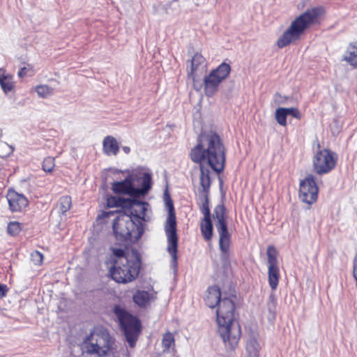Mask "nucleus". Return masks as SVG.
Returning a JSON list of instances; mask_svg holds the SVG:
<instances>
[{
	"instance_id": "1",
	"label": "nucleus",
	"mask_w": 357,
	"mask_h": 357,
	"mask_svg": "<svg viewBox=\"0 0 357 357\" xmlns=\"http://www.w3.org/2000/svg\"><path fill=\"white\" fill-rule=\"evenodd\" d=\"M192 161L199 164L200 169L199 199L202 202L199 210L204 215L202 220H211L209 206V192L211 185L209 167L219 174L224 171L226 150L220 137L213 131H202L197 144L190 150Z\"/></svg>"
},
{
	"instance_id": "2",
	"label": "nucleus",
	"mask_w": 357,
	"mask_h": 357,
	"mask_svg": "<svg viewBox=\"0 0 357 357\" xmlns=\"http://www.w3.org/2000/svg\"><path fill=\"white\" fill-rule=\"evenodd\" d=\"M236 299L234 295L223 297L216 310L218 333L225 347L231 350L237 347L241 336V326L234 317Z\"/></svg>"
},
{
	"instance_id": "3",
	"label": "nucleus",
	"mask_w": 357,
	"mask_h": 357,
	"mask_svg": "<svg viewBox=\"0 0 357 357\" xmlns=\"http://www.w3.org/2000/svg\"><path fill=\"white\" fill-rule=\"evenodd\" d=\"M152 188V177L149 172H132L124 180L115 181L112 189L115 194L144 197Z\"/></svg>"
},
{
	"instance_id": "4",
	"label": "nucleus",
	"mask_w": 357,
	"mask_h": 357,
	"mask_svg": "<svg viewBox=\"0 0 357 357\" xmlns=\"http://www.w3.org/2000/svg\"><path fill=\"white\" fill-rule=\"evenodd\" d=\"M321 7H314L307 9L292 21L290 26L282 33L277 41L279 48H283L291 43L297 40L310 25L316 23L322 14Z\"/></svg>"
},
{
	"instance_id": "5",
	"label": "nucleus",
	"mask_w": 357,
	"mask_h": 357,
	"mask_svg": "<svg viewBox=\"0 0 357 357\" xmlns=\"http://www.w3.org/2000/svg\"><path fill=\"white\" fill-rule=\"evenodd\" d=\"M139 217L131 218L128 215H118L113 222L112 229L116 241L124 243L128 241H137L144 234L142 220Z\"/></svg>"
},
{
	"instance_id": "6",
	"label": "nucleus",
	"mask_w": 357,
	"mask_h": 357,
	"mask_svg": "<svg viewBox=\"0 0 357 357\" xmlns=\"http://www.w3.org/2000/svg\"><path fill=\"white\" fill-rule=\"evenodd\" d=\"M164 201L168 209V215L167 218L165 231L167 239V252L172 257V264L174 268V272L177 271V252H178V235L176 229V220L174 212V206L171 199L168 189L164 192Z\"/></svg>"
},
{
	"instance_id": "7",
	"label": "nucleus",
	"mask_w": 357,
	"mask_h": 357,
	"mask_svg": "<svg viewBox=\"0 0 357 357\" xmlns=\"http://www.w3.org/2000/svg\"><path fill=\"white\" fill-rule=\"evenodd\" d=\"M215 225L219 234V248L221 252L220 261L222 266L230 264V245L231 234L229 233L227 222L226 208L223 204H218L213 211Z\"/></svg>"
},
{
	"instance_id": "8",
	"label": "nucleus",
	"mask_w": 357,
	"mask_h": 357,
	"mask_svg": "<svg viewBox=\"0 0 357 357\" xmlns=\"http://www.w3.org/2000/svg\"><path fill=\"white\" fill-rule=\"evenodd\" d=\"M127 263L113 264L109 273L114 280L119 283H128L135 280L141 268V256L136 250H131L128 254Z\"/></svg>"
},
{
	"instance_id": "9",
	"label": "nucleus",
	"mask_w": 357,
	"mask_h": 357,
	"mask_svg": "<svg viewBox=\"0 0 357 357\" xmlns=\"http://www.w3.org/2000/svg\"><path fill=\"white\" fill-rule=\"evenodd\" d=\"M114 312L116 315L120 327L123 332L129 346L133 348L141 333L142 324L140 320L130 314L119 305H115Z\"/></svg>"
},
{
	"instance_id": "10",
	"label": "nucleus",
	"mask_w": 357,
	"mask_h": 357,
	"mask_svg": "<svg viewBox=\"0 0 357 357\" xmlns=\"http://www.w3.org/2000/svg\"><path fill=\"white\" fill-rule=\"evenodd\" d=\"M230 72V65L222 62L206 75L203 82L205 95L209 98L213 96L218 91L221 82L228 77Z\"/></svg>"
},
{
	"instance_id": "11",
	"label": "nucleus",
	"mask_w": 357,
	"mask_h": 357,
	"mask_svg": "<svg viewBox=\"0 0 357 357\" xmlns=\"http://www.w3.org/2000/svg\"><path fill=\"white\" fill-rule=\"evenodd\" d=\"M86 340L91 341L86 346L87 353L97 354L100 357L107 356L114 344L113 339L106 330H101L95 334L91 333Z\"/></svg>"
},
{
	"instance_id": "12",
	"label": "nucleus",
	"mask_w": 357,
	"mask_h": 357,
	"mask_svg": "<svg viewBox=\"0 0 357 357\" xmlns=\"http://www.w3.org/2000/svg\"><path fill=\"white\" fill-rule=\"evenodd\" d=\"M130 197L120 198L119 207L122 208L123 212L120 213L119 215H128L131 218L139 217V219H144L149 204L139 200L141 197Z\"/></svg>"
},
{
	"instance_id": "13",
	"label": "nucleus",
	"mask_w": 357,
	"mask_h": 357,
	"mask_svg": "<svg viewBox=\"0 0 357 357\" xmlns=\"http://www.w3.org/2000/svg\"><path fill=\"white\" fill-rule=\"evenodd\" d=\"M335 153L328 149L318 151L313 158L314 170L319 175L329 173L335 168Z\"/></svg>"
},
{
	"instance_id": "14",
	"label": "nucleus",
	"mask_w": 357,
	"mask_h": 357,
	"mask_svg": "<svg viewBox=\"0 0 357 357\" xmlns=\"http://www.w3.org/2000/svg\"><path fill=\"white\" fill-rule=\"evenodd\" d=\"M318 187L313 176L309 175L300 183L299 198L309 205L314 203L317 199Z\"/></svg>"
},
{
	"instance_id": "15",
	"label": "nucleus",
	"mask_w": 357,
	"mask_h": 357,
	"mask_svg": "<svg viewBox=\"0 0 357 357\" xmlns=\"http://www.w3.org/2000/svg\"><path fill=\"white\" fill-rule=\"evenodd\" d=\"M190 63V67L188 73V78L192 80L195 89L199 91L202 85H199V86L197 85V73L204 70L206 59L200 53L197 52L194 54Z\"/></svg>"
},
{
	"instance_id": "16",
	"label": "nucleus",
	"mask_w": 357,
	"mask_h": 357,
	"mask_svg": "<svg viewBox=\"0 0 357 357\" xmlns=\"http://www.w3.org/2000/svg\"><path fill=\"white\" fill-rule=\"evenodd\" d=\"M6 199L9 209L13 213L22 211L29 204L26 197L22 194L17 192L13 189L8 190Z\"/></svg>"
},
{
	"instance_id": "17",
	"label": "nucleus",
	"mask_w": 357,
	"mask_h": 357,
	"mask_svg": "<svg viewBox=\"0 0 357 357\" xmlns=\"http://www.w3.org/2000/svg\"><path fill=\"white\" fill-rule=\"evenodd\" d=\"M222 298V294L219 287L214 285L208 288L204 298V301L208 307L213 308L218 305Z\"/></svg>"
},
{
	"instance_id": "18",
	"label": "nucleus",
	"mask_w": 357,
	"mask_h": 357,
	"mask_svg": "<svg viewBox=\"0 0 357 357\" xmlns=\"http://www.w3.org/2000/svg\"><path fill=\"white\" fill-rule=\"evenodd\" d=\"M103 153L109 155H116L119 151V146L116 139L111 135L105 137L102 142Z\"/></svg>"
},
{
	"instance_id": "19",
	"label": "nucleus",
	"mask_w": 357,
	"mask_h": 357,
	"mask_svg": "<svg viewBox=\"0 0 357 357\" xmlns=\"http://www.w3.org/2000/svg\"><path fill=\"white\" fill-rule=\"evenodd\" d=\"M133 301L140 307H145L153 298V294L144 290H138L133 295Z\"/></svg>"
},
{
	"instance_id": "20",
	"label": "nucleus",
	"mask_w": 357,
	"mask_h": 357,
	"mask_svg": "<svg viewBox=\"0 0 357 357\" xmlns=\"http://www.w3.org/2000/svg\"><path fill=\"white\" fill-rule=\"evenodd\" d=\"M344 59L351 66L357 68V42L349 44L344 56Z\"/></svg>"
},
{
	"instance_id": "21",
	"label": "nucleus",
	"mask_w": 357,
	"mask_h": 357,
	"mask_svg": "<svg viewBox=\"0 0 357 357\" xmlns=\"http://www.w3.org/2000/svg\"><path fill=\"white\" fill-rule=\"evenodd\" d=\"M260 346L255 335H250L246 344L248 357H259Z\"/></svg>"
},
{
	"instance_id": "22",
	"label": "nucleus",
	"mask_w": 357,
	"mask_h": 357,
	"mask_svg": "<svg viewBox=\"0 0 357 357\" xmlns=\"http://www.w3.org/2000/svg\"><path fill=\"white\" fill-rule=\"evenodd\" d=\"M280 280V269L278 266H268V284L273 291H275L278 285Z\"/></svg>"
},
{
	"instance_id": "23",
	"label": "nucleus",
	"mask_w": 357,
	"mask_h": 357,
	"mask_svg": "<svg viewBox=\"0 0 357 357\" xmlns=\"http://www.w3.org/2000/svg\"><path fill=\"white\" fill-rule=\"evenodd\" d=\"M0 85L3 91L8 94L13 90L15 86L13 77L10 74L6 73V71L3 72L0 75Z\"/></svg>"
},
{
	"instance_id": "24",
	"label": "nucleus",
	"mask_w": 357,
	"mask_h": 357,
	"mask_svg": "<svg viewBox=\"0 0 357 357\" xmlns=\"http://www.w3.org/2000/svg\"><path fill=\"white\" fill-rule=\"evenodd\" d=\"M200 230L205 241H210L213 234V227L211 220H201Z\"/></svg>"
},
{
	"instance_id": "25",
	"label": "nucleus",
	"mask_w": 357,
	"mask_h": 357,
	"mask_svg": "<svg viewBox=\"0 0 357 357\" xmlns=\"http://www.w3.org/2000/svg\"><path fill=\"white\" fill-rule=\"evenodd\" d=\"M112 253L114 255L112 259L113 264L119 263L123 264V263L128 261V254L130 253V252H126L122 248H112Z\"/></svg>"
},
{
	"instance_id": "26",
	"label": "nucleus",
	"mask_w": 357,
	"mask_h": 357,
	"mask_svg": "<svg viewBox=\"0 0 357 357\" xmlns=\"http://www.w3.org/2000/svg\"><path fill=\"white\" fill-rule=\"evenodd\" d=\"M72 202L69 196L61 197L58 203L59 213L64 215L71 207Z\"/></svg>"
},
{
	"instance_id": "27",
	"label": "nucleus",
	"mask_w": 357,
	"mask_h": 357,
	"mask_svg": "<svg viewBox=\"0 0 357 357\" xmlns=\"http://www.w3.org/2000/svg\"><path fill=\"white\" fill-rule=\"evenodd\" d=\"M36 92L39 97L46 98L54 93V89L48 85L42 84L36 87Z\"/></svg>"
},
{
	"instance_id": "28",
	"label": "nucleus",
	"mask_w": 357,
	"mask_h": 357,
	"mask_svg": "<svg viewBox=\"0 0 357 357\" xmlns=\"http://www.w3.org/2000/svg\"><path fill=\"white\" fill-rule=\"evenodd\" d=\"M278 252L276 249L273 246L270 245L267 249V257H268V266H278V259H277Z\"/></svg>"
},
{
	"instance_id": "29",
	"label": "nucleus",
	"mask_w": 357,
	"mask_h": 357,
	"mask_svg": "<svg viewBox=\"0 0 357 357\" xmlns=\"http://www.w3.org/2000/svg\"><path fill=\"white\" fill-rule=\"evenodd\" d=\"M277 298L274 293H271L267 302L268 311L273 319L275 318L276 314Z\"/></svg>"
},
{
	"instance_id": "30",
	"label": "nucleus",
	"mask_w": 357,
	"mask_h": 357,
	"mask_svg": "<svg viewBox=\"0 0 357 357\" xmlns=\"http://www.w3.org/2000/svg\"><path fill=\"white\" fill-rule=\"evenodd\" d=\"M275 117L278 123L282 126H287V113L284 111V107H279L275 110Z\"/></svg>"
},
{
	"instance_id": "31",
	"label": "nucleus",
	"mask_w": 357,
	"mask_h": 357,
	"mask_svg": "<svg viewBox=\"0 0 357 357\" xmlns=\"http://www.w3.org/2000/svg\"><path fill=\"white\" fill-rule=\"evenodd\" d=\"M22 229V225L16 221L10 222L7 227L8 233L13 236H15L20 234Z\"/></svg>"
},
{
	"instance_id": "32",
	"label": "nucleus",
	"mask_w": 357,
	"mask_h": 357,
	"mask_svg": "<svg viewBox=\"0 0 357 357\" xmlns=\"http://www.w3.org/2000/svg\"><path fill=\"white\" fill-rule=\"evenodd\" d=\"M162 344L165 350H168L174 344V337L170 332H167L163 335Z\"/></svg>"
},
{
	"instance_id": "33",
	"label": "nucleus",
	"mask_w": 357,
	"mask_h": 357,
	"mask_svg": "<svg viewBox=\"0 0 357 357\" xmlns=\"http://www.w3.org/2000/svg\"><path fill=\"white\" fill-rule=\"evenodd\" d=\"M55 166L54 158L53 157H47L43 162V169L46 172H51Z\"/></svg>"
},
{
	"instance_id": "34",
	"label": "nucleus",
	"mask_w": 357,
	"mask_h": 357,
	"mask_svg": "<svg viewBox=\"0 0 357 357\" xmlns=\"http://www.w3.org/2000/svg\"><path fill=\"white\" fill-rule=\"evenodd\" d=\"M31 260L35 265H40L43 260V254L37 250L33 251L31 255Z\"/></svg>"
},
{
	"instance_id": "35",
	"label": "nucleus",
	"mask_w": 357,
	"mask_h": 357,
	"mask_svg": "<svg viewBox=\"0 0 357 357\" xmlns=\"http://www.w3.org/2000/svg\"><path fill=\"white\" fill-rule=\"evenodd\" d=\"M284 111L287 113V116L290 115L296 119H301V114L297 108H295V107L286 108V107H284Z\"/></svg>"
},
{
	"instance_id": "36",
	"label": "nucleus",
	"mask_w": 357,
	"mask_h": 357,
	"mask_svg": "<svg viewBox=\"0 0 357 357\" xmlns=\"http://www.w3.org/2000/svg\"><path fill=\"white\" fill-rule=\"evenodd\" d=\"M120 198V197H116L114 196L108 197L107 199V206L108 208L119 207Z\"/></svg>"
},
{
	"instance_id": "37",
	"label": "nucleus",
	"mask_w": 357,
	"mask_h": 357,
	"mask_svg": "<svg viewBox=\"0 0 357 357\" xmlns=\"http://www.w3.org/2000/svg\"><path fill=\"white\" fill-rule=\"evenodd\" d=\"M8 289L6 284L0 283V298L6 296Z\"/></svg>"
},
{
	"instance_id": "38",
	"label": "nucleus",
	"mask_w": 357,
	"mask_h": 357,
	"mask_svg": "<svg viewBox=\"0 0 357 357\" xmlns=\"http://www.w3.org/2000/svg\"><path fill=\"white\" fill-rule=\"evenodd\" d=\"M117 211H103L102 213V215L101 216L99 215L100 218H107V217H109L111 215H114Z\"/></svg>"
},
{
	"instance_id": "39",
	"label": "nucleus",
	"mask_w": 357,
	"mask_h": 357,
	"mask_svg": "<svg viewBox=\"0 0 357 357\" xmlns=\"http://www.w3.org/2000/svg\"><path fill=\"white\" fill-rule=\"evenodd\" d=\"M26 73H27L26 68V67H23V68H20V70H19V72L17 73L18 77H20L21 78L24 77L26 75Z\"/></svg>"
},
{
	"instance_id": "40",
	"label": "nucleus",
	"mask_w": 357,
	"mask_h": 357,
	"mask_svg": "<svg viewBox=\"0 0 357 357\" xmlns=\"http://www.w3.org/2000/svg\"><path fill=\"white\" fill-rule=\"evenodd\" d=\"M122 150L123 151V152L126 154H128L130 153V148L129 146H124L122 147Z\"/></svg>"
},
{
	"instance_id": "41",
	"label": "nucleus",
	"mask_w": 357,
	"mask_h": 357,
	"mask_svg": "<svg viewBox=\"0 0 357 357\" xmlns=\"http://www.w3.org/2000/svg\"><path fill=\"white\" fill-rule=\"evenodd\" d=\"M276 97H278V98H281V99H282V98H282V96L280 94H279V93H277V94H276Z\"/></svg>"
},
{
	"instance_id": "42",
	"label": "nucleus",
	"mask_w": 357,
	"mask_h": 357,
	"mask_svg": "<svg viewBox=\"0 0 357 357\" xmlns=\"http://www.w3.org/2000/svg\"><path fill=\"white\" fill-rule=\"evenodd\" d=\"M278 101H279V102H280V104H284V100H278Z\"/></svg>"
},
{
	"instance_id": "43",
	"label": "nucleus",
	"mask_w": 357,
	"mask_h": 357,
	"mask_svg": "<svg viewBox=\"0 0 357 357\" xmlns=\"http://www.w3.org/2000/svg\"><path fill=\"white\" fill-rule=\"evenodd\" d=\"M5 70L3 69V68H0V75H1V73H3V72H4Z\"/></svg>"
}]
</instances>
